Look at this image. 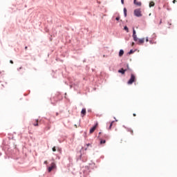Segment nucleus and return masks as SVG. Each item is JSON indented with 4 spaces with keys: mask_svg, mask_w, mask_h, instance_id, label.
Returning <instances> with one entry per match:
<instances>
[{
    "mask_svg": "<svg viewBox=\"0 0 177 177\" xmlns=\"http://www.w3.org/2000/svg\"><path fill=\"white\" fill-rule=\"evenodd\" d=\"M81 113L83 115L82 117H84V115H86V109H83L81 111Z\"/></svg>",
    "mask_w": 177,
    "mask_h": 177,
    "instance_id": "1a4fd4ad",
    "label": "nucleus"
},
{
    "mask_svg": "<svg viewBox=\"0 0 177 177\" xmlns=\"http://www.w3.org/2000/svg\"><path fill=\"white\" fill-rule=\"evenodd\" d=\"M124 55V50H120L119 52V56L121 57Z\"/></svg>",
    "mask_w": 177,
    "mask_h": 177,
    "instance_id": "ddd939ff",
    "label": "nucleus"
},
{
    "mask_svg": "<svg viewBox=\"0 0 177 177\" xmlns=\"http://www.w3.org/2000/svg\"><path fill=\"white\" fill-rule=\"evenodd\" d=\"M146 42H149V37L146 38Z\"/></svg>",
    "mask_w": 177,
    "mask_h": 177,
    "instance_id": "5701e85b",
    "label": "nucleus"
},
{
    "mask_svg": "<svg viewBox=\"0 0 177 177\" xmlns=\"http://www.w3.org/2000/svg\"><path fill=\"white\" fill-rule=\"evenodd\" d=\"M133 117H136V113L133 114Z\"/></svg>",
    "mask_w": 177,
    "mask_h": 177,
    "instance_id": "c85d7f7f",
    "label": "nucleus"
},
{
    "mask_svg": "<svg viewBox=\"0 0 177 177\" xmlns=\"http://www.w3.org/2000/svg\"><path fill=\"white\" fill-rule=\"evenodd\" d=\"M161 23H162V20H160V24H161Z\"/></svg>",
    "mask_w": 177,
    "mask_h": 177,
    "instance_id": "7c9ffc66",
    "label": "nucleus"
},
{
    "mask_svg": "<svg viewBox=\"0 0 177 177\" xmlns=\"http://www.w3.org/2000/svg\"><path fill=\"white\" fill-rule=\"evenodd\" d=\"M127 68H129V66L127 65Z\"/></svg>",
    "mask_w": 177,
    "mask_h": 177,
    "instance_id": "f704fd0d",
    "label": "nucleus"
},
{
    "mask_svg": "<svg viewBox=\"0 0 177 177\" xmlns=\"http://www.w3.org/2000/svg\"><path fill=\"white\" fill-rule=\"evenodd\" d=\"M169 26H171V23H169Z\"/></svg>",
    "mask_w": 177,
    "mask_h": 177,
    "instance_id": "72a5a7b5",
    "label": "nucleus"
},
{
    "mask_svg": "<svg viewBox=\"0 0 177 177\" xmlns=\"http://www.w3.org/2000/svg\"><path fill=\"white\" fill-rule=\"evenodd\" d=\"M44 164H48V160L44 161Z\"/></svg>",
    "mask_w": 177,
    "mask_h": 177,
    "instance_id": "a878e982",
    "label": "nucleus"
},
{
    "mask_svg": "<svg viewBox=\"0 0 177 177\" xmlns=\"http://www.w3.org/2000/svg\"><path fill=\"white\" fill-rule=\"evenodd\" d=\"M173 3H176V0H174Z\"/></svg>",
    "mask_w": 177,
    "mask_h": 177,
    "instance_id": "b1692460",
    "label": "nucleus"
},
{
    "mask_svg": "<svg viewBox=\"0 0 177 177\" xmlns=\"http://www.w3.org/2000/svg\"><path fill=\"white\" fill-rule=\"evenodd\" d=\"M27 48H28V47H27V46H26V47H25V49H26V50H27Z\"/></svg>",
    "mask_w": 177,
    "mask_h": 177,
    "instance_id": "2f4dec72",
    "label": "nucleus"
},
{
    "mask_svg": "<svg viewBox=\"0 0 177 177\" xmlns=\"http://www.w3.org/2000/svg\"><path fill=\"white\" fill-rule=\"evenodd\" d=\"M128 131L130 132L131 135H133V130H132L131 129H129Z\"/></svg>",
    "mask_w": 177,
    "mask_h": 177,
    "instance_id": "6ab92c4d",
    "label": "nucleus"
},
{
    "mask_svg": "<svg viewBox=\"0 0 177 177\" xmlns=\"http://www.w3.org/2000/svg\"><path fill=\"white\" fill-rule=\"evenodd\" d=\"M104 139L109 140V139H110V136H109L107 134L104 135Z\"/></svg>",
    "mask_w": 177,
    "mask_h": 177,
    "instance_id": "9b49d317",
    "label": "nucleus"
},
{
    "mask_svg": "<svg viewBox=\"0 0 177 177\" xmlns=\"http://www.w3.org/2000/svg\"><path fill=\"white\" fill-rule=\"evenodd\" d=\"M122 4L124 5V0H121Z\"/></svg>",
    "mask_w": 177,
    "mask_h": 177,
    "instance_id": "bb28decb",
    "label": "nucleus"
},
{
    "mask_svg": "<svg viewBox=\"0 0 177 177\" xmlns=\"http://www.w3.org/2000/svg\"><path fill=\"white\" fill-rule=\"evenodd\" d=\"M10 63L11 64H13V61L10 60Z\"/></svg>",
    "mask_w": 177,
    "mask_h": 177,
    "instance_id": "393cba45",
    "label": "nucleus"
},
{
    "mask_svg": "<svg viewBox=\"0 0 177 177\" xmlns=\"http://www.w3.org/2000/svg\"><path fill=\"white\" fill-rule=\"evenodd\" d=\"M137 44L138 45H143L145 44V38L138 39Z\"/></svg>",
    "mask_w": 177,
    "mask_h": 177,
    "instance_id": "423d86ee",
    "label": "nucleus"
},
{
    "mask_svg": "<svg viewBox=\"0 0 177 177\" xmlns=\"http://www.w3.org/2000/svg\"><path fill=\"white\" fill-rule=\"evenodd\" d=\"M34 127H38V120H35V123L33 124Z\"/></svg>",
    "mask_w": 177,
    "mask_h": 177,
    "instance_id": "2eb2a0df",
    "label": "nucleus"
},
{
    "mask_svg": "<svg viewBox=\"0 0 177 177\" xmlns=\"http://www.w3.org/2000/svg\"><path fill=\"white\" fill-rule=\"evenodd\" d=\"M154 5H156V4L154 3V1H151V2L149 3V8H153V6H154Z\"/></svg>",
    "mask_w": 177,
    "mask_h": 177,
    "instance_id": "f8f14e48",
    "label": "nucleus"
},
{
    "mask_svg": "<svg viewBox=\"0 0 177 177\" xmlns=\"http://www.w3.org/2000/svg\"><path fill=\"white\" fill-rule=\"evenodd\" d=\"M125 71H127V69L121 68L120 70L118 71V73H120V74H125Z\"/></svg>",
    "mask_w": 177,
    "mask_h": 177,
    "instance_id": "6e6552de",
    "label": "nucleus"
},
{
    "mask_svg": "<svg viewBox=\"0 0 177 177\" xmlns=\"http://www.w3.org/2000/svg\"><path fill=\"white\" fill-rule=\"evenodd\" d=\"M124 30H125V31H127V32H129V30L128 29L127 26H124Z\"/></svg>",
    "mask_w": 177,
    "mask_h": 177,
    "instance_id": "dca6fc26",
    "label": "nucleus"
},
{
    "mask_svg": "<svg viewBox=\"0 0 177 177\" xmlns=\"http://www.w3.org/2000/svg\"><path fill=\"white\" fill-rule=\"evenodd\" d=\"M133 45H135V43H134V42H132L131 46H133Z\"/></svg>",
    "mask_w": 177,
    "mask_h": 177,
    "instance_id": "cd10ccee",
    "label": "nucleus"
},
{
    "mask_svg": "<svg viewBox=\"0 0 177 177\" xmlns=\"http://www.w3.org/2000/svg\"><path fill=\"white\" fill-rule=\"evenodd\" d=\"M131 53H133V50H131L129 51V55H131Z\"/></svg>",
    "mask_w": 177,
    "mask_h": 177,
    "instance_id": "412c9836",
    "label": "nucleus"
},
{
    "mask_svg": "<svg viewBox=\"0 0 177 177\" xmlns=\"http://www.w3.org/2000/svg\"><path fill=\"white\" fill-rule=\"evenodd\" d=\"M100 145H104L106 143V140L100 139Z\"/></svg>",
    "mask_w": 177,
    "mask_h": 177,
    "instance_id": "4468645a",
    "label": "nucleus"
},
{
    "mask_svg": "<svg viewBox=\"0 0 177 177\" xmlns=\"http://www.w3.org/2000/svg\"><path fill=\"white\" fill-rule=\"evenodd\" d=\"M53 99H55V97L51 98V102H53Z\"/></svg>",
    "mask_w": 177,
    "mask_h": 177,
    "instance_id": "c756f323",
    "label": "nucleus"
},
{
    "mask_svg": "<svg viewBox=\"0 0 177 177\" xmlns=\"http://www.w3.org/2000/svg\"><path fill=\"white\" fill-rule=\"evenodd\" d=\"M101 134H102V132H100V133H99V135H101Z\"/></svg>",
    "mask_w": 177,
    "mask_h": 177,
    "instance_id": "473e14b6",
    "label": "nucleus"
},
{
    "mask_svg": "<svg viewBox=\"0 0 177 177\" xmlns=\"http://www.w3.org/2000/svg\"><path fill=\"white\" fill-rule=\"evenodd\" d=\"M98 125H99V124L96 123L95 124V126H93V127L90 129V131H89L90 133H93L95 132V131H96V129L97 128Z\"/></svg>",
    "mask_w": 177,
    "mask_h": 177,
    "instance_id": "39448f33",
    "label": "nucleus"
},
{
    "mask_svg": "<svg viewBox=\"0 0 177 177\" xmlns=\"http://www.w3.org/2000/svg\"><path fill=\"white\" fill-rule=\"evenodd\" d=\"M136 81V77L135 76V75L131 73V78L128 81L127 84L129 85H132V84H133V82H135Z\"/></svg>",
    "mask_w": 177,
    "mask_h": 177,
    "instance_id": "f257e3e1",
    "label": "nucleus"
},
{
    "mask_svg": "<svg viewBox=\"0 0 177 177\" xmlns=\"http://www.w3.org/2000/svg\"><path fill=\"white\" fill-rule=\"evenodd\" d=\"M113 124H114V121L111 122L109 129H111V127H113Z\"/></svg>",
    "mask_w": 177,
    "mask_h": 177,
    "instance_id": "f3484780",
    "label": "nucleus"
},
{
    "mask_svg": "<svg viewBox=\"0 0 177 177\" xmlns=\"http://www.w3.org/2000/svg\"><path fill=\"white\" fill-rule=\"evenodd\" d=\"M134 5H136V6H142V2L137 1L136 0L133 1Z\"/></svg>",
    "mask_w": 177,
    "mask_h": 177,
    "instance_id": "0eeeda50",
    "label": "nucleus"
},
{
    "mask_svg": "<svg viewBox=\"0 0 177 177\" xmlns=\"http://www.w3.org/2000/svg\"><path fill=\"white\" fill-rule=\"evenodd\" d=\"M103 57H106V55H103Z\"/></svg>",
    "mask_w": 177,
    "mask_h": 177,
    "instance_id": "c9c22d12",
    "label": "nucleus"
},
{
    "mask_svg": "<svg viewBox=\"0 0 177 177\" xmlns=\"http://www.w3.org/2000/svg\"><path fill=\"white\" fill-rule=\"evenodd\" d=\"M53 151H56V147H54L53 148Z\"/></svg>",
    "mask_w": 177,
    "mask_h": 177,
    "instance_id": "4be33fe9",
    "label": "nucleus"
},
{
    "mask_svg": "<svg viewBox=\"0 0 177 177\" xmlns=\"http://www.w3.org/2000/svg\"><path fill=\"white\" fill-rule=\"evenodd\" d=\"M84 147V150H88V147H92V144H86Z\"/></svg>",
    "mask_w": 177,
    "mask_h": 177,
    "instance_id": "9d476101",
    "label": "nucleus"
},
{
    "mask_svg": "<svg viewBox=\"0 0 177 177\" xmlns=\"http://www.w3.org/2000/svg\"><path fill=\"white\" fill-rule=\"evenodd\" d=\"M134 15L136 16V17H142V11L140 8L134 10Z\"/></svg>",
    "mask_w": 177,
    "mask_h": 177,
    "instance_id": "f03ea898",
    "label": "nucleus"
},
{
    "mask_svg": "<svg viewBox=\"0 0 177 177\" xmlns=\"http://www.w3.org/2000/svg\"><path fill=\"white\" fill-rule=\"evenodd\" d=\"M133 38L135 42L138 41V36L136 35V30H135V28L133 29Z\"/></svg>",
    "mask_w": 177,
    "mask_h": 177,
    "instance_id": "20e7f679",
    "label": "nucleus"
},
{
    "mask_svg": "<svg viewBox=\"0 0 177 177\" xmlns=\"http://www.w3.org/2000/svg\"><path fill=\"white\" fill-rule=\"evenodd\" d=\"M55 168H56V164L55 162L51 163V166L48 168V172H52V170Z\"/></svg>",
    "mask_w": 177,
    "mask_h": 177,
    "instance_id": "7ed1b4c3",
    "label": "nucleus"
},
{
    "mask_svg": "<svg viewBox=\"0 0 177 177\" xmlns=\"http://www.w3.org/2000/svg\"><path fill=\"white\" fill-rule=\"evenodd\" d=\"M115 20H117V21H118V20H120V17H117L115 18Z\"/></svg>",
    "mask_w": 177,
    "mask_h": 177,
    "instance_id": "aec40b11",
    "label": "nucleus"
},
{
    "mask_svg": "<svg viewBox=\"0 0 177 177\" xmlns=\"http://www.w3.org/2000/svg\"><path fill=\"white\" fill-rule=\"evenodd\" d=\"M124 17H127V9L125 8H124Z\"/></svg>",
    "mask_w": 177,
    "mask_h": 177,
    "instance_id": "a211bd4d",
    "label": "nucleus"
}]
</instances>
